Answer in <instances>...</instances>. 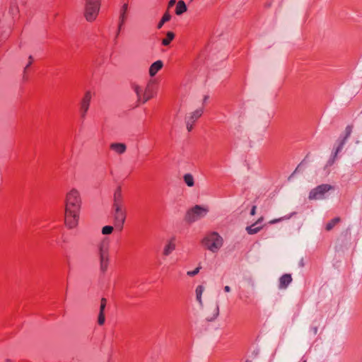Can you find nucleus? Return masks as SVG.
Instances as JSON below:
<instances>
[{"label":"nucleus","instance_id":"obj_43","mask_svg":"<svg viewBox=\"0 0 362 362\" xmlns=\"http://www.w3.org/2000/svg\"><path fill=\"white\" fill-rule=\"evenodd\" d=\"M293 175V174H292L291 175H290V177H288V179H291V177H292V175Z\"/></svg>","mask_w":362,"mask_h":362},{"label":"nucleus","instance_id":"obj_42","mask_svg":"<svg viewBox=\"0 0 362 362\" xmlns=\"http://www.w3.org/2000/svg\"><path fill=\"white\" fill-rule=\"evenodd\" d=\"M293 175V174H292L291 175H290V177H288V179H291V177H292V175Z\"/></svg>","mask_w":362,"mask_h":362},{"label":"nucleus","instance_id":"obj_40","mask_svg":"<svg viewBox=\"0 0 362 362\" xmlns=\"http://www.w3.org/2000/svg\"><path fill=\"white\" fill-rule=\"evenodd\" d=\"M300 266H303V259L300 261Z\"/></svg>","mask_w":362,"mask_h":362},{"label":"nucleus","instance_id":"obj_30","mask_svg":"<svg viewBox=\"0 0 362 362\" xmlns=\"http://www.w3.org/2000/svg\"><path fill=\"white\" fill-rule=\"evenodd\" d=\"M105 314L102 313H99L98 318V323L100 325H103L105 323Z\"/></svg>","mask_w":362,"mask_h":362},{"label":"nucleus","instance_id":"obj_31","mask_svg":"<svg viewBox=\"0 0 362 362\" xmlns=\"http://www.w3.org/2000/svg\"><path fill=\"white\" fill-rule=\"evenodd\" d=\"M200 269H201V267H197L195 269H194L192 271L187 272V274L189 276H194L199 272Z\"/></svg>","mask_w":362,"mask_h":362},{"label":"nucleus","instance_id":"obj_24","mask_svg":"<svg viewBox=\"0 0 362 362\" xmlns=\"http://www.w3.org/2000/svg\"><path fill=\"white\" fill-rule=\"evenodd\" d=\"M184 181L185 184L188 187H193L194 185V180L192 175L190 173H187L183 177Z\"/></svg>","mask_w":362,"mask_h":362},{"label":"nucleus","instance_id":"obj_7","mask_svg":"<svg viewBox=\"0 0 362 362\" xmlns=\"http://www.w3.org/2000/svg\"><path fill=\"white\" fill-rule=\"evenodd\" d=\"M114 208V218H115V224L117 227H119L120 229L122 228L123 224L125 221L126 215L124 211L122 209L121 204L117 203L116 204H113Z\"/></svg>","mask_w":362,"mask_h":362},{"label":"nucleus","instance_id":"obj_4","mask_svg":"<svg viewBox=\"0 0 362 362\" xmlns=\"http://www.w3.org/2000/svg\"><path fill=\"white\" fill-rule=\"evenodd\" d=\"M208 212L209 208L207 206L195 205L187 210L185 220L189 223H192L204 218Z\"/></svg>","mask_w":362,"mask_h":362},{"label":"nucleus","instance_id":"obj_14","mask_svg":"<svg viewBox=\"0 0 362 362\" xmlns=\"http://www.w3.org/2000/svg\"><path fill=\"white\" fill-rule=\"evenodd\" d=\"M131 87L137 97V102L142 103L144 88L136 83H132Z\"/></svg>","mask_w":362,"mask_h":362},{"label":"nucleus","instance_id":"obj_32","mask_svg":"<svg viewBox=\"0 0 362 362\" xmlns=\"http://www.w3.org/2000/svg\"><path fill=\"white\" fill-rule=\"evenodd\" d=\"M337 156V154L335 156V152H334L333 156L328 160L326 166L332 165L335 161V158H336Z\"/></svg>","mask_w":362,"mask_h":362},{"label":"nucleus","instance_id":"obj_6","mask_svg":"<svg viewBox=\"0 0 362 362\" xmlns=\"http://www.w3.org/2000/svg\"><path fill=\"white\" fill-rule=\"evenodd\" d=\"M334 189L332 185L328 184L318 185L310 192L308 199L310 200L323 199L325 198V194Z\"/></svg>","mask_w":362,"mask_h":362},{"label":"nucleus","instance_id":"obj_3","mask_svg":"<svg viewBox=\"0 0 362 362\" xmlns=\"http://www.w3.org/2000/svg\"><path fill=\"white\" fill-rule=\"evenodd\" d=\"M223 238L216 232L207 234L202 240L203 245L212 252H217L223 245Z\"/></svg>","mask_w":362,"mask_h":362},{"label":"nucleus","instance_id":"obj_33","mask_svg":"<svg viewBox=\"0 0 362 362\" xmlns=\"http://www.w3.org/2000/svg\"><path fill=\"white\" fill-rule=\"evenodd\" d=\"M28 59H29V62H28V63L27 64V65L25 66V67L24 69V72H25L26 70L28 69V67L32 64L33 58L30 55V56H29Z\"/></svg>","mask_w":362,"mask_h":362},{"label":"nucleus","instance_id":"obj_44","mask_svg":"<svg viewBox=\"0 0 362 362\" xmlns=\"http://www.w3.org/2000/svg\"><path fill=\"white\" fill-rule=\"evenodd\" d=\"M303 362H306V360H304Z\"/></svg>","mask_w":362,"mask_h":362},{"label":"nucleus","instance_id":"obj_16","mask_svg":"<svg viewBox=\"0 0 362 362\" xmlns=\"http://www.w3.org/2000/svg\"><path fill=\"white\" fill-rule=\"evenodd\" d=\"M291 281H292L291 275L289 274H285L283 276H281L279 279V288L280 289H285L291 283Z\"/></svg>","mask_w":362,"mask_h":362},{"label":"nucleus","instance_id":"obj_38","mask_svg":"<svg viewBox=\"0 0 362 362\" xmlns=\"http://www.w3.org/2000/svg\"><path fill=\"white\" fill-rule=\"evenodd\" d=\"M248 299H249V297H248V296H246V297H245V302L246 303H249Z\"/></svg>","mask_w":362,"mask_h":362},{"label":"nucleus","instance_id":"obj_18","mask_svg":"<svg viewBox=\"0 0 362 362\" xmlns=\"http://www.w3.org/2000/svg\"><path fill=\"white\" fill-rule=\"evenodd\" d=\"M175 249L174 239H171L163 249V255L168 256Z\"/></svg>","mask_w":362,"mask_h":362},{"label":"nucleus","instance_id":"obj_36","mask_svg":"<svg viewBox=\"0 0 362 362\" xmlns=\"http://www.w3.org/2000/svg\"><path fill=\"white\" fill-rule=\"evenodd\" d=\"M223 290L225 292L228 293L230 291V287L228 286H224Z\"/></svg>","mask_w":362,"mask_h":362},{"label":"nucleus","instance_id":"obj_19","mask_svg":"<svg viewBox=\"0 0 362 362\" xmlns=\"http://www.w3.org/2000/svg\"><path fill=\"white\" fill-rule=\"evenodd\" d=\"M187 6L185 3L180 0L177 3L176 8H175V13L177 16L182 15L183 13L187 11Z\"/></svg>","mask_w":362,"mask_h":362},{"label":"nucleus","instance_id":"obj_8","mask_svg":"<svg viewBox=\"0 0 362 362\" xmlns=\"http://www.w3.org/2000/svg\"><path fill=\"white\" fill-rule=\"evenodd\" d=\"M204 112L203 108H199L185 116V123L188 132H191L196 121L201 117Z\"/></svg>","mask_w":362,"mask_h":362},{"label":"nucleus","instance_id":"obj_15","mask_svg":"<svg viewBox=\"0 0 362 362\" xmlns=\"http://www.w3.org/2000/svg\"><path fill=\"white\" fill-rule=\"evenodd\" d=\"M127 10H128V4L125 3L122 6V7L119 10V23L118 32H119V30L122 28V26L123 25V24L124 23V22L126 21V18H127L126 13H127Z\"/></svg>","mask_w":362,"mask_h":362},{"label":"nucleus","instance_id":"obj_2","mask_svg":"<svg viewBox=\"0 0 362 362\" xmlns=\"http://www.w3.org/2000/svg\"><path fill=\"white\" fill-rule=\"evenodd\" d=\"M96 255L99 259L100 271L105 274L110 263V240L103 238L96 246Z\"/></svg>","mask_w":362,"mask_h":362},{"label":"nucleus","instance_id":"obj_39","mask_svg":"<svg viewBox=\"0 0 362 362\" xmlns=\"http://www.w3.org/2000/svg\"><path fill=\"white\" fill-rule=\"evenodd\" d=\"M313 331L315 333H317V327H315V329H313Z\"/></svg>","mask_w":362,"mask_h":362},{"label":"nucleus","instance_id":"obj_37","mask_svg":"<svg viewBox=\"0 0 362 362\" xmlns=\"http://www.w3.org/2000/svg\"><path fill=\"white\" fill-rule=\"evenodd\" d=\"M209 97L207 95H205L204 99H203V103H205L206 102V100H208Z\"/></svg>","mask_w":362,"mask_h":362},{"label":"nucleus","instance_id":"obj_35","mask_svg":"<svg viewBox=\"0 0 362 362\" xmlns=\"http://www.w3.org/2000/svg\"><path fill=\"white\" fill-rule=\"evenodd\" d=\"M176 3V1L175 0H170L168 3V7H172L175 5V4Z\"/></svg>","mask_w":362,"mask_h":362},{"label":"nucleus","instance_id":"obj_25","mask_svg":"<svg viewBox=\"0 0 362 362\" xmlns=\"http://www.w3.org/2000/svg\"><path fill=\"white\" fill-rule=\"evenodd\" d=\"M171 18V16L169 13L166 12L162 18L160 19V22L158 23L157 28L160 29L165 23L169 21Z\"/></svg>","mask_w":362,"mask_h":362},{"label":"nucleus","instance_id":"obj_13","mask_svg":"<svg viewBox=\"0 0 362 362\" xmlns=\"http://www.w3.org/2000/svg\"><path fill=\"white\" fill-rule=\"evenodd\" d=\"M263 217H260L255 223L247 226L245 228L247 233L250 235H254L259 232L262 227L258 225L263 221Z\"/></svg>","mask_w":362,"mask_h":362},{"label":"nucleus","instance_id":"obj_22","mask_svg":"<svg viewBox=\"0 0 362 362\" xmlns=\"http://www.w3.org/2000/svg\"><path fill=\"white\" fill-rule=\"evenodd\" d=\"M174 37H175V34L173 32H171V31L168 32L166 34V37L163 39V40H162V45L164 46L169 45L170 43L171 42V41L174 39Z\"/></svg>","mask_w":362,"mask_h":362},{"label":"nucleus","instance_id":"obj_9","mask_svg":"<svg viewBox=\"0 0 362 362\" xmlns=\"http://www.w3.org/2000/svg\"><path fill=\"white\" fill-rule=\"evenodd\" d=\"M92 95L90 91H86L80 102V115L83 119L86 118V114L88 111Z\"/></svg>","mask_w":362,"mask_h":362},{"label":"nucleus","instance_id":"obj_27","mask_svg":"<svg viewBox=\"0 0 362 362\" xmlns=\"http://www.w3.org/2000/svg\"><path fill=\"white\" fill-rule=\"evenodd\" d=\"M296 213L293 212L291 214H290L289 216H284V217H281V218H276V219H273L272 221H270L269 222V224H274V223H276L282 220H286V219H289L293 214H295Z\"/></svg>","mask_w":362,"mask_h":362},{"label":"nucleus","instance_id":"obj_11","mask_svg":"<svg viewBox=\"0 0 362 362\" xmlns=\"http://www.w3.org/2000/svg\"><path fill=\"white\" fill-rule=\"evenodd\" d=\"M352 129H353V127L351 125H348L346 127V129H345V136H344L343 139H341L339 141V144L335 150V156L337 154H338L343 148L344 144H346V140L350 136L351 132H352Z\"/></svg>","mask_w":362,"mask_h":362},{"label":"nucleus","instance_id":"obj_5","mask_svg":"<svg viewBox=\"0 0 362 362\" xmlns=\"http://www.w3.org/2000/svg\"><path fill=\"white\" fill-rule=\"evenodd\" d=\"M100 0H86L84 16L86 19L92 22L98 16L100 11Z\"/></svg>","mask_w":362,"mask_h":362},{"label":"nucleus","instance_id":"obj_28","mask_svg":"<svg viewBox=\"0 0 362 362\" xmlns=\"http://www.w3.org/2000/svg\"><path fill=\"white\" fill-rule=\"evenodd\" d=\"M114 228L111 226H105L102 228V233L103 235H110L112 233Z\"/></svg>","mask_w":362,"mask_h":362},{"label":"nucleus","instance_id":"obj_12","mask_svg":"<svg viewBox=\"0 0 362 362\" xmlns=\"http://www.w3.org/2000/svg\"><path fill=\"white\" fill-rule=\"evenodd\" d=\"M110 148L118 155L124 154L127 151V145L124 143L114 142L110 144Z\"/></svg>","mask_w":362,"mask_h":362},{"label":"nucleus","instance_id":"obj_20","mask_svg":"<svg viewBox=\"0 0 362 362\" xmlns=\"http://www.w3.org/2000/svg\"><path fill=\"white\" fill-rule=\"evenodd\" d=\"M204 291V287L202 285L198 286L196 288V291H195L197 300L199 302V303L201 306H203L202 296Z\"/></svg>","mask_w":362,"mask_h":362},{"label":"nucleus","instance_id":"obj_21","mask_svg":"<svg viewBox=\"0 0 362 362\" xmlns=\"http://www.w3.org/2000/svg\"><path fill=\"white\" fill-rule=\"evenodd\" d=\"M122 199V189L120 187H118L114 193V204H116L117 203L121 204Z\"/></svg>","mask_w":362,"mask_h":362},{"label":"nucleus","instance_id":"obj_23","mask_svg":"<svg viewBox=\"0 0 362 362\" xmlns=\"http://www.w3.org/2000/svg\"><path fill=\"white\" fill-rule=\"evenodd\" d=\"M341 219L339 217H336L332 219L329 222H328L326 225L325 229L327 231L331 230L337 223L340 222Z\"/></svg>","mask_w":362,"mask_h":362},{"label":"nucleus","instance_id":"obj_34","mask_svg":"<svg viewBox=\"0 0 362 362\" xmlns=\"http://www.w3.org/2000/svg\"><path fill=\"white\" fill-rule=\"evenodd\" d=\"M256 209H257L256 206H253L252 207L251 211H250V215H251V216H254V215L255 214V213H256Z\"/></svg>","mask_w":362,"mask_h":362},{"label":"nucleus","instance_id":"obj_29","mask_svg":"<svg viewBox=\"0 0 362 362\" xmlns=\"http://www.w3.org/2000/svg\"><path fill=\"white\" fill-rule=\"evenodd\" d=\"M107 300L105 298H103L100 301V312L104 313V310L106 307Z\"/></svg>","mask_w":362,"mask_h":362},{"label":"nucleus","instance_id":"obj_17","mask_svg":"<svg viewBox=\"0 0 362 362\" xmlns=\"http://www.w3.org/2000/svg\"><path fill=\"white\" fill-rule=\"evenodd\" d=\"M163 63L160 60L153 62L149 68V75L154 76L163 67Z\"/></svg>","mask_w":362,"mask_h":362},{"label":"nucleus","instance_id":"obj_10","mask_svg":"<svg viewBox=\"0 0 362 362\" xmlns=\"http://www.w3.org/2000/svg\"><path fill=\"white\" fill-rule=\"evenodd\" d=\"M156 94V90L152 83H148L144 88L142 103H146L152 98Z\"/></svg>","mask_w":362,"mask_h":362},{"label":"nucleus","instance_id":"obj_26","mask_svg":"<svg viewBox=\"0 0 362 362\" xmlns=\"http://www.w3.org/2000/svg\"><path fill=\"white\" fill-rule=\"evenodd\" d=\"M218 315H219V305H218V303L217 302L216 304L214 310L213 315L211 317H208L206 319L208 321L211 322V321L214 320Z\"/></svg>","mask_w":362,"mask_h":362},{"label":"nucleus","instance_id":"obj_1","mask_svg":"<svg viewBox=\"0 0 362 362\" xmlns=\"http://www.w3.org/2000/svg\"><path fill=\"white\" fill-rule=\"evenodd\" d=\"M81 199L78 191L71 189L66 194L65 208V223L69 228L76 227L78 223Z\"/></svg>","mask_w":362,"mask_h":362},{"label":"nucleus","instance_id":"obj_41","mask_svg":"<svg viewBox=\"0 0 362 362\" xmlns=\"http://www.w3.org/2000/svg\"><path fill=\"white\" fill-rule=\"evenodd\" d=\"M298 167L297 168H296V170L293 172V174H294L298 170Z\"/></svg>","mask_w":362,"mask_h":362}]
</instances>
